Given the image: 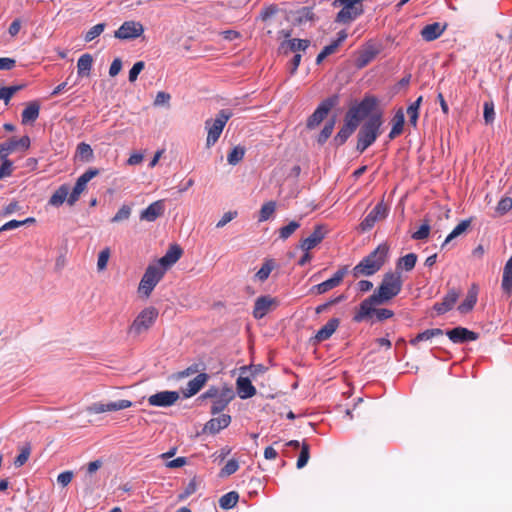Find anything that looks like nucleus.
Segmentation results:
<instances>
[{"label": "nucleus", "mask_w": 512, "mask_h": 512, "mask_svg": "<svg viewBox=\"0 0 512 512\" xmlns=\"http://www.w3.org/2000/svg\"><path fill=\"white\" fill-rule=\"evenodd\" d=\"M402 285L403 281L399 272L386 273L373 294L361 302L353 321L361 322L370 317L373 306L384 304L397 296L402 289Z\"/></svg>", "instance_id": "obj_1"}, {"label": "nucleus", "mask_w": 512, "mask_h": 512, "mask_svg": "<svg viewBox=\"0 0 512 512\" xmlns=\"http://www.w3.org/2000/svg\"><path fill=\"white\" fill-rule=\"evenodd\" d=\"M389 246L386 243L378 245L369 255L364 257L352 270L353 276H370L378 272L387 260Z\"/></svg>", "instance_id": "obj_2"}, {"label": "nucleus", "mask_w": 512, "mask_h": 512, "mask_svg": "<svg viewBox=\"0 0 512 512\" xmlns=\"http://www.w3.org/2000/svg\"><path fill=\"white\" fill-rule=\"evenodd\" d=\"M382 124V114L375 113L362 125L357 135L356 149L358 152L363 153L376 141L381 134Z\"/></svg>", "instance_id": "obj_3"}, {"label": "nucleus", "mask_w": 512, "mask_h": 512, "mask_svg": "<svg viewBox=\"0 0 512 512\" xmlns=\"http://www.w3.org/2000/svg\"><path fill=\"white\" fill-rule=\"evenodd\" d=\"M232 112L228 109H222L214 119H207L205 121V129L207 131L206 147H212L221 136V133L232 117Z\"/></svg>", "instance_id": "obj_4"}, {"label": "nucleus", "mask_w": 512, "mask_h": 512, "mask_svg": "<svg viewBox=\"0 0 512 512\" xmlns=\"http://www.w3.org/2000/svg\"><path fill=\"white\" fill-rule=\"evenodd\" d=\"M364 0H334V7H342L337 13L335 21L348 24L363 14L362 2Z\"/></svg>", "instance_id": "obj_5"}, {"label": "nucleus", "mask_w": 512, "mask_h": 512, "mask_svg": "<svg viewBox=\"0 0 512 512\" xmlns=\"http://www.w3.org/2000/svg\"><path fill=\"white\" fill-rule=\"evenodd\" d=\"M158 315V310L155 307L150 306L143 309L129 326L128 333L136 337L147 332L154 325Z\"/></svg>", "instance_id": "obj_6"}, {"label": "nucleus", "mask_w": 512, "mask_h": 512, "mask_svg": "<svg viewBox=\"0 0 512 512\" xmlns=\"http://www.w3.org/2000/svg\"><path fill=\"white\" fill-rule=\"evenodd\" d=\"M164 274V269L156 265H149L139 283L138 292L148 298Z\"/></svg>", "instance_id": "obj_7"}, {"label": "nucleus", "mask_w": 512, "mask_h": 512, "mask_svg": "<svg viewBox=\"0 0 512 512\" xmlns=\"http://www.w3.org/2000/svg\"><path fill=\"white\" fill-rule=\"evenodd\" d=\"M339 95H332L323 100L307 120V128L314 129L328 115L330 110L339 104Z\"/></svg>", "instance_id": "obj_8"}, {"label": "nucleus", "mask_w": 512, "mask_h": 512, "mask_svg": "<svg viewBox=\"0 0 512 512\" xmlns=\"http://www.w3.org/2000/svg\"><path fill=\"white\" fill-rule=\"evenodd\" d=\"M100 174L97 168L87 169L76 181L75 186L68 197V204L73 205L80 198V195L86 189L87 183L94 177Z\"/></svg>", "instance_id": "obj_9"}, {"label": "nucleus", "mask_w": 512, "mask_h": 512, "mask_svg": "<svg viewBox=\"0 0 512 512\" xmlns=\"http://www.w3.org/2000/svg\"><path fill=\"white\" fill-rule=\"evenodd\" d=\"M347 273H348V266L341 267L334 273V275L331 278L313 286L311 288V292L321 295V294H324V293L332 290L333 288L339 286L342 283V281H343L344 277L347 275Z\"/></svg>", "instance_id": "obj_10"}, {"label": "nucleus", "mask_w": 512, "mask_h": 512, "mask_svg": "<svg viewBox=\"0 0 512 512\" xmlns=\"http://www.w3.org/2000/svg\"><path fill=\"white\" fill-rule=\"evenodd\" d=\"M388 208L383 203L380 202L376 204V206L368 213V215L362 220L360 223V228L362 231H368L374 227V225L387 217Z\"/></svg>", "instance_id": "obj_11"}, {"label": "nucleus", "mask_w": 512, "mask_h": 512, "mask_svg": "<svg viewBox=\"0 0 512 512\" xmlns=\"http://www.w3.org/2000/svg\"><path fill=\"white\" fill-rule=\"evenodd\" d=\"M144 27L140 22L125 21L114 33L115 38L122 40L135 39L141 36Z\"/></svg>", "instance_id": "obj_12"}, {"label": "nucleus", "mask_w": 512, "mask_h": 512, "mask_svg": "<svg viewBox=\"0 0 512 512\" xmlns=\"http://www.w3.org/2000/svg\"><path fill=\"white\" fill-rule=\"evenodd\" d=\"M278 302L276 298L270 295L260 296L255 300L253 308V317L255 319H262L265 317L273 308L277 306Z\"/></svg>", "instance_id": "obj_13"}, {"label": "nucleus", "mask_w": 512, "mask_h": 512, "mask_svg": "<svg viewBox=\"0 0 512 512\" xmlns=\"http://www.w3.org/2000/svg\"><path fill=\"white\" fill-rule=\"evenodd\" d=\"M180 395L177 391H161L148 397V403L154 407H169L177 402Z\"/></svg>", "instance_id": "obj_14"}, {"label": "nucleus", "mask_w": 512, "mask_h": 512, "mask_svg": "<svg viewBox=\"0 0 512 512\" xmlns=\"http://www.w3.org/2000/svg\"><path fill=\"white\" fill-rule=\"evenodd\" d=\"M460 295L461 290L459 288H450L443 297L442 301L435 303L434 310L438 314H444L450 311L456 304Z\"/></svg>", "instance_id": "obj_15"}, {"label": "nucleus", "mask_w": 512, "mask_h": 512, "mask_svg": "<svg viewBox=\"0 0 512 512\" xmlns=\"http://www.w3.org/2000/svg\"><path fill=\"white\" fill-rule=\"evenodd\" d=\"M446 335L453 343H466L475 341L479 338V334L464 327H456L446 332Z\"/></svg>", "instance_id": "obj_16"}, {"label": "nucleus", "mask_w": 512, "mask_h": 512, "mask_svg": "<svg viewBox=\"0 0 512 512\" xmlns=\"http://www.w3.org/2000/svg\"><path fill=\"white\" fill-rule=\"evenodd\" d=\"M326 235V230L323 225L314 227L313 232L306 238L300 241L299 247L303 251H310L322 242Z\"/></svg>", "instance_id": "obj_17"}, {"label": "nucleus", "mask_w": 512, "mask_h": 512, "mask_svg": "<svg viewBox=\"0 0 512 512\" xmlns=\"http://www.w3.org/2000/svg\"><path fill=\"white\" fill-rule=\"evenodd\" d=\"M235 395L231 388H224L214 399L211 406V413L218 414L234 399Z\"/></svg>", "instance_id": "obj_18"}, {"label": "nucleus", "mask_w": 512, "mask_h": 512, "mask_svg": "<svg viewBox=\"0 0 512 512\" xmlns=\"http://www.w3.org/2000/svg\"><path fill=\"white\" fill-rule=\"evenodd\" d=\"M209 376L206 373H199L195 378L190 380L187 383V386L185 389L182 390V393L185 398H189L197 394L202 387L206 384L208 381Z\"/></svg>", "instance_id": "obj_19"}, {"label": "nucleus", "mask_w": 512, "mask_h": 512, "mask_svg": "<svg viewBox=\"0 0 512 512\" xmlns=\"http://www.w3.org/2000/svg\"><path fill=\"white\" fill-rule=\"evenodd\" d=\"M164 210L165 206L163 200L155 201L141 212L140 219L153 222L164 213Z\"/></svg>", "instance_id": "obj_20"}, {"label": "nucleus", "mask_w": 512, "mask_h": 512, "mask_svg": "<svg viewBox=\"0 0 512 512\" xmlns=\"http://www.w3.org/2000/svg\"><path fill=\"white\" fill-rule=\"evenodd\" d=\"M479 287L477 284H472L467 291L464 301L458 306V311L461 314L470 312L477 303Z\"/></svg>", "instance_id": "obj_21"}, {"label": "nucleus", "mask_w": 512, "mask_h": 512, "mask_svg": "<svg viewBox=\"0 0 512 512\" xmlns=\"http://www.w3.org/2000/svg\"><path fill=\"white\" fill-rule=\"evenodd\" d=\"M182 253L183 250L179 245H171L165 255L159 259L158 263L164 267L163 269L165 270L166 268L175 264L180 259Z\"/></svg>", "instance_id": "obj_22"}, {"label": "nucleus", "mask_w": 512, "mask_h": 512, "mask_svg": "<svg viewBox=\"0 0 512 512\" xmlns=\"http://www.w3.org/2000/svg\"><path fill=\"white\" fill-rule=\"evenodd\" d=\"M236 388L241 399H248L256 395V388L247 377H239L236 381Z\"/></svg>", "instance_id": "obj_23"}, {"label": "nucleus", "mask_w": 512, "mask_h": 512, "mask_svg": "<svg viewBox=\"0 0 512 512\" xmlns=\"http://www.w3.org/2000/svg\"><path fill=\"white\" fill-rule=\"evenodd\" d=\"M446 25H441L438 22L428 24L421 30V36L425 41H433L439 38L445 31Z\"/></svg>", "instance_id": "obj_24"}, {"label": "nucleus", "mask_w": 512, "mask_h": 512, "mask_svg": "<svg viewBox=\"0 0 512 512\" xmlns=\"http://www.w3.org/2000/svg\"><path fill=\"white\" fill-rule=\"evenodd\" d=\"M340 320L338 318H331L315 335L317 342H322L329 339L339 327Z\"/></svg>", "instance_id": "obj_25"}, {"label": "nucleus", "mask_w": 512, "mask_h": 512, "mask_svg": "<svg viewBox=\"0 0 512 512\" xmlns=\"http://www.w3.org/2000/svg\"><path fill=\"white\" fill-rule=\"evenodd\" d=\"M231 422L230 415L221 414L216 418L210 419L206 425L205 430L209 431L212 434L218 433L220 430L226 428Z\"/></svg>", "instance_id": "obj_26"}, {"label": "nucleus", "mask_w": 512, "mask_h": 512, "mask_svg": "<svg viewBox=\"0 0 512 512\" xmlns=\"http://www.w3.org/2000/svg\"><path fill=\"white\" fill-rule=\"evenodd\" d=\"M40 104L37 101L29 102L21 114L22 124L33 123L39 117Z\"/></svg>", "instance_id": "obj_27"}, {"label": "nucleus", "mask_w": 512, "mask_h": 512, "mask_svg": "<svg viewBox=\"0 0 512 512\" xmlns=\"http://www.w3.org/2000/svg\"><path fill=\"white\" fill-rule=\"evenodd\" d=\"M392 129L388 135L390 140L395 139L397 136L402 134L403 127L405 123V115L402 109H399L395 115L393 116L392 120Z\"/></svg>", "instance_id": "obj_28"}, {"label": "nucleus", "mask_w": 512, "mask_h": 512, "mask_svg": "<svg viewBox=\"0 0 512 512\" xmlns=\"http://www.w3.org/2000/svg\"><path fill=\"white\" fill-rule=\"evenodd\" d=\"M501 287L506 294H512V256L508 259L503 268Z\"/></svg>", "instance_id": "obj_29"}, {"label": "nucleus", "mask_w": 512, "mask_h": 512, "mask_svg": "<svg viewBox=\"0 0 512 512\" xmlns=\"http://www.w3.org/2000/svg\"><path fill=\"white\" fill-rule=\"evenodd\" d=\"M93 65V57L86 53L77 61V73L80 77L89 76Z\"/></svg>", "instance_id": "obj_30"}, {"label": "nucleus", "mask_w": 512, "mask_h": 512, "mask_svg": "<svg viewBox=\"0 0 512 512\" xmlns=\"http://www.w3.org/2000/svg\"><path fill=\"white\" fill-rule=\"evenodd\" d=\"M443 330L440 328L427 329L421 333H418L416 337L410 340L412 346H417L419 342L429 341L437 336H442Z\"/></svg>", "instance_id": "obj_31"}, {"label": "nucleus", "mask_w": 512, "mask_h": 512, "mask_svg": "<svg viewBox=\"0 0 512 512\" xmlns=\"http://www.w3.org/2000/svg\"><path fill=\"white\" fill-rule=\"evenodd\" d=\"M69 187L67 185H61L50 197L49 204L52 206H60L65 200L68 201Z\"/></svg>", "instance_id": "obj_32"}, {"label": "nucleus", "mask_w": 512, "mask_h": 512, "mask_svg": "<svg viewBox=\"0 0 512 512\" xmlns=\"http://www.w3.org/2000/svg\"><path fill=\"white\" fill-rule=\"evenodd\" d=\"M472 219L462 220L456 227L451 231V233L446 237L445 241L442 244V247L447 245L450 241L457 238L458 236L465 233L468 228L471 226Z\"/></svg>", "instance_id": "obj_33"}, {"label": "nucleus", "mask_w": 512, "mask_h": 512, "mask_svg": "<svg viewBox=\"0 0 512 512\" xmlns=\"http://www.w3.org/2000/svg\"><path fill=\"white\" fill-rule=\"evenodd\" d=\"M76 157L84 163H89L94 158V152L89 144L81 142L77 145Z\"/></svg>", "instance_id": "obj_34"}, {"label": "nucleus", "mask_w": 512, "mask_h": 512, "mask_svg": "<svg viewBox=\"0 0 512 512\" xmlns=\"http://www.w3.org/2000/svg\"><path fill=\"white\" fill-rule=\"evenodd\" d=\"M378 104V100L374 96H365L362 101L357 104L360 112H362V115L367 117L372 113V111L376 108Z\"/></svg>", "instance_id": "obj_35"}, {"label": "nucleus", "mask_w": 512, "mask_h": 512, "mask_svg": "<svg viewBox=\"0 0 512 512\" xmlns=\"http://www.w3.org/2000/svg\"><path fill=\"white\" fill-rule=\"evenodd\" d=\"M238 500L239 494L236 491H230L219 499V506L224 510L232 509L236 506Z\"/></svg>", "instance_id": "obj_36"}, {"label": "nucleus", "mask_w": 512, "mask_h": 512, "mask_svg": "<svg viewBox=\"0 0 512 512\" xmlns=\"http://www.w3.org/2000/svg\"><path fill=\"white\" fill-rule=\"evenodd\" d=\"M277 11L278 8L274 5H270L261 11L260 18L262 21L267 22V27H269L267 30L268 34H272L271 27L275 24V21L272 20V16H274Z\"/></svg>", "instance_id": "obj_37"}, {"label": "nucleus", "mask_w": 512, "mask_h": 512, "mask_svg": "<svg viewBox=\"0 0 512 512\" xmlns=\"http://www.w3.org/2000/svg\"><path fill=\"white\" fill-rule=\"evenodd\" d=\"M276 210V202L268 201L264 203L260 209L258 221L264 222L270 219V217L275 213Z\"/></svg>", "instance_id": "obj_38"}, {"label": "nucleus", "mask_w": 512, "mask_h": 512, "mask_svg": "<svg viewBox=\"0 0 512 512\" xmlns=\"http://www.w3.org/2000/svg\"><path fill=\"white\" fill-rule=\"evenodd\" d=\"M353 133L354 132L350 128L343 125L333 138L332 142L336 147L342 146Z\"/></svg>", "instance_id": "obj_39"}, {"label": "nucleus", "mask_w": 512, "mask_h": 512, "mask_svg": "<svg viewBox=\"0 0 512 512\" xmlns=\"http://www.w3.org/2000/svg\"><path fill=\"white\" fill-rule=\"evenodd\" d=\"M335 126V119L332 118L329 120L321 130L320 134L318 135L317 142L322 145L324 144L331 136Z\"/></svg>", "instance_id": "obj_40"}, {"label": "nucleus", "mask_w": 512, "mask_h": 512, "mask_svg": "<svg viewBox=\"0 0 512 512\" xmlns=\"http://www.w3.org/2000/svg\"><path fill=\"white\" fill-rule=\"evenodd\" d=\"M417 262V255L415 253H409L399 259L398 267L406 271H411Z\"/></svg>", "instance_id": "obj_41"}, {"label": "nucleus", "mask_w": 512, "mask_h": 512, "mask_svg": "<svg viewBox=\"0 0 512 512\" xmlns=\"http://www.w3.org/2000/svg\"><path fill=\"white\" fill-rule=\"evenodd\" d=\"M245 155V149L241 146L234 147L227 156V161L230 165L238 164Z\"/></svg>", "instance_id": "obj_42"}, {"label": "nucleus", "mask_w": 512, "mask_h": 512, "mask_svg": "<svg viewBox=\"0 0 512 512\" xmlns=\"http://www.w3.org/2000/svg\"><path fill=\"white\" fill-rule=\"evenodd\" d=\"M310 458V447L306 442L301 444V451L297 459L296 466L298 469H302L306 466Z\"/></svg>", "instance_id": "obj_43"}, {"label": "nucleus", "mask_w": 512, "mask_h": 512, "mask_svg": "<svg viewBox=\"0 0 512 512\" xmlns=\"http://www.w3.org/2000/svg\"><path fill=\"white\" fill-rule=\"evenodd\" d=\"M274 269V262L272 260H267L262 265V267L257 271L255 277L260 281H265L268 279L270 273Z\"/></svg>", "instance_id": "obj_44"}, {"label": "nucleus", "mask_w": 512, "mask_h": 512, "mask_svg": "<svg viewBox=\"0 0 512 512\" xmlns=\"http://www.w3.org/2000/svg\"><path fill=\"white\" fill-rule=\"evenodd\" d=\"M300 223L297 221H291L286 226L279 229V238L282 240L288 239L298 228Z\"/></svg>", "instance_id": "obj_45"}, {"label": "nucleus", "mask_w": 512, "mask_h": 512, "mask_svg": "<svg viewBox=\"0 0 512 512\" xmlns=\"http://www.w3.org/2000/svg\"><path fill=\"white\" fill-rule=\"evenodd\" d=\"M105 27V23H99L94 25L85 33L84 40L86 42H91L103 33Z\"/></svg>", "instance_id": "obj_46"}, {"label": "nucleus", "mask_w": 512, "mask_h": 512, "mask_svg": "<svg viewBox=\"0 0 512 512\" xmlns=\"http://www.w3.org/2000/svg\"><path fill=\"white\" fill-rule=\"evenodd\" d=\"M132 209L129 205H122L117 213L111 218L112 223H119L128 220L131 215Z\"/></svg>", "instance_id": "obj_47"}, {"label": "nucleus", "mask_w": 512, "mask_h": 512, "mask_svg": "<svg viewBox=\"0 0 512 512\" xmlns=\"http://www.w3.org/2000/svg\"><path fill=\"white\" fill-rule=\"evenodd\" d=\"M36 220L33 217L26 218L25 220L19 221V220H10L6 222L1 228L0 232L2 231H8L12 229L19 228L25 224L34 223Z\"/></svg>", "instance_id": "obj_48"}, {"label": "nucleus", "mask_w": 512, "mask_h": 512, "mask_svg": "<svg viewBox=\"0 0 512 512\" xmlns=\"http://www.w3.org/2000/svg\"><path fill=\"white\" fill-rule=\"evenodd\" d=\"M30 454H31L30 445L29 444L24 445L21 448L19 455L14 460L15 467L23 466L28 461Z\"/></svg>", "instance_id": "obj_49"}, {"label": "nucleus", "mask_w": 512, "mask_h": 512, "mask_svg": "<svg viewBox=\"0 0 512 512\" xmlns=\"http://www.w3.org/2000/svg\"><path fill=\"white\" fill-rule=\"evenodd\" d=\"M201 370H204V367L202 364L200 363H194L190 366H188L186 369L182 370V371H179L177 374H176V377L178 379H183V378H186V377H189L193 374H196L201 371Z\"/></svg>", "instance_id": "obj_50"}, {"label": "nucleus", "mask_w": 512, "mask_h": 512, "mask_svg": "<svg viewBox=\"0 0 512 512\" xmlns=\"http://www.w3.org/2000/svg\"><path fill=\"white\" fill-rule=\"evenodd\" d=\"M106 405V411H118L130 408L132 406V402L130 400L121 399L115 402H110L105 404Z\"/></svg>", "instance_id": "obj_51"}, {"label": "nucleus", "mask_w": 512, "mask_h": 512, "mask_svg": "<svg viewBox=\"0 0 512 512\" xmlns=\"http://www.w3.org/2000/svg\"><path fill=\"white\" fill-rule=\"evenodd\" d=\"M289 47L291 51L297 52V51H305L309 45L310 41L306 39H291L288 41Z\"/></svg>", "instance_id": "obj_52"}, {"label": "nucleus", "mask_w": 512, "mask_h": 512, "mask_svg": "<svg viewBox=\"0 0 512 512\" xmlns=\"http://www.w3.org/2000/svg\"><path fill=\"white\" fill-rule=\"evenodd\" d=\"M371 315H375L378 321H384L386 319L392 318L394 312L387 308H375V306H373Z\"/></svg>", "instance_id": "obj_53"}, {"label": "nucleus", "mask_w": 512, "mask_h": 512, "mask_svg": "<svg viewBox=\"0 0 512 512\" xmlns=\"http://www.w3.org/2000/svg\"><path fill=\"white\" fill-rule=\"evenodd\" d=\"M483 109H484V113H483V116H484V120L487 124H490L494 121L495 119V111H494V104L492 101H489V102H485L484 105H483Z\"/></svg>", "instance_id": "obj_54"}, {"label": "nucleus", "mask_w": 512, "mask_h": 512, "mask_svg": "<svg viewBox=\"0 0 512 512\" xmlns=\"http://www.w3.org/2000/svg\"><path fill=\"white\" fill-rule=\"evenodd\" d=\"M110 249L108 247L104 248L98 255L97 268L99 271L106 269L107 263L110 258Z\"/></svg>", "instance_id": "obj_55"}, {"label": "nucleus", "mask_w": 512, "mask_h": 512, "mask_svg": "<svg viewBox=\"0 0 512 512\" xmlns=\"http://www.w3.org/2000/svg\"><path fill=\"white\" fill-rule=\"evenodd\" d=\"M196 491H197V480L194 477L186 485V487L184 488L183 492L181 494H179L178 498H179V500H185L186 498H188L189 496L194 494Z\"/></svg>", "instance_id": "obj_56"}, {"label": "nucleus", "mask_w": 512, "mask_h": 512, "mask_svg": "<svg viewBox=\"0 0 512 512\" xmlns=\"http://www.w3.org/2000/svg\"><path fill=\"white\" fill-rule=\"evenodd\" d=\"M337 43H331L325 46L316 58V63L320 64L327 56L337 51Z\"/></svg>", "instance_id": "obj_57"}, {"label": "nucleus", "mask_w": 512, "mask_h": 512, "mask_svg": "<svg viewBox=\"0 0 512 512\" xmlns=\"http://www.w3.org/2000/svg\"><path fill=\"white\" fill-rule=\"evenodd\" d=\"M239 468V464L237 460L231 459L229 460L226 465L221 469L220 475L221 476H230L234 474Z\"/></svg>", "instance_id": "obj_58"}, {"label": "nucleus", "mask_w": 512, "mask_h": 512, "mask_svg": "<svg viewBox=\"0 0 512 512\" xmlns=\"http://www.w3.org/2000/svg\"><path fill=\"white\" fill-rule=\"evenodd\" d=\"M429 234L430 225L427 222H425L419 227V229L416 232L412 234V238L414 240H423L428 238Z\"/></svg>", "instance_id": "obj_59"}, {"label": "nucleus", "mask_w": 512, "mask_h": 512, "mask_svg": "<svg viewBox=\"0 0 512 512\" xmlns=\"http://www.w3.org/2000/svg\"><path fill=\"white\" fill-rule=\"evenodd\" d=\"M511 209H512V198H510V197L502 198L498 202L497 207H496V211L500 215H503V214L507 213Z\"/></svg>", "instance_id": "obj_60"}, {"label": "nucleus", "mask_w": 512, "mask_h": 512, "mask_svg": "<svg viewBox=\"0 0 512 512\" xmlns=\"http://www.w3.org/2000/svg\"><path fill=\"white\" fill-rule=\"evenodd\" d=\"M144 67L145 63L143 61L136 62L129 71V81L132 83L135 82Z\"/></svg>", "instance_id": "obj_61"}, {"label": "nucleus", "mask_w": 512, "mask_h": 512, "mask_svg": "<svg viewBox=\"0 0 512 512\" xmlns=\"http://www.w3.org/2000/svg\"><path fill=\"white\" fill-rule=\"evenodd\" d=\"M360 120H358L357 116L352 115V112H347L344 118V125L350 128L353 132L356 131L359 126Z\"/></svg>", "instance_id": "obj_62"}, {"label": "nucleus", "mask_w": 512, "mask_h": 512, "mask_svg": "<svg viewBox=\"0 0 512 512\" xmlns=\"http://www.w3.org/2000/svg\"><path fill=\"white\" fill-rule=\"evenodd\" d=\"M0 146V150H4V153H6V155H10L11 153L18 149L17 139L11 138L6 142L1 143Z\"/></svg>", "instance_id": "obj_63"}, {"label": "nucleus", "mask_w": 512, "mask_h": 512, "mask_svg": "<svg viewBox=\"0 0 512 512\" xmlns=\"http://www.w3.org/2000/svg\"><path fill=\"white\" fill-rule=\"evenodd\" d=\"M299 16L297 17L298 23H303L306 21H311L314 18V13L311 8L304 7L301 11L298 12Z\"/></svg>", "instance_id": "obj_64"}]
</instances>
